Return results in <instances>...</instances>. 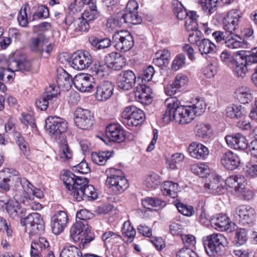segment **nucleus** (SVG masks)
<instances>
[{
	"mask_svg": "<svg viewBox=\"0 0 257 257\" xmlns=\"http://www.w3.org/2000/svg\"><path fill=\"white\" fill-rule=\"evenodd\" d=\"M164 103L167 107L162 117L165 123H168L171 120H175L180 124H187L193 120V116L191 115L193 106L181 105L176 97L166 99Z\"/></svg>",
	"mask_w": 257,
	"mask_h": 257,
	"instance_id": "nucleus-1",
	"label": "nucleus"
},
{
	"mask_svg": "<svg viewBox=\"0 0 257 257\" xmlns=\"http://www.w3.org/2000/svg\"><path fill=\"white\" fill-rule=\"evenodd\" d=\"M203 242L205 250L210 257L221 255L227 245L226 237L220 233H213L204 237Z\"/></svg>",
	"mask_w": 257,
	"mask_h": 257,
	"instance_id": "nucleus-2",
	"label": "nucleus"
},
{
	"mask_svg": "<svg viewBox=\"0 0 257 257\" xmlns=\"http://www.w3.org/2000/svg\"><path fill=\"white\" fill-rule=\"evenodd\" d=\"M251 54L250 51L239 52L235 57H232L230 54L226 51H223L220 56L221 61L228 66L232 70L236 77L239 74L241 75L244 70V65L246 63V59H248Z\"/></svg>",
	"mask_w": 257,
	"mask_h": 257,
	"instance_id": "nucleus-3",
	"label": "nucleus"
},
{
	"mask_svg": "<svg viewBox=\"0 0 257 257\" xmlns=\"http://www.w3.org/2000/svg\"><path fill=\"white\" fill-rule=\"evenodd\" d=\"M21 224L31 236L40 235L44 232L45 223L41 215L37 212L30 213L27 216H21Z\"/></svg>",
	"mask_w": 257,
	"mask_h": 257,
	"instance_id": "nucleus-4",
	"label": "nucleus"
},
{
	"mask_svg": "<svg viewBox=\"0 0 257 257\" xmlns=\"http://www.w3.org/2000/svg\"><path fill=\"white\" fill-rule=\"evenodd\" d=\"M61 179L66 188L71 192V194L73 196L74 193L79 191L89 183L87 178L77 176L69 170H64Z\"/></svg>",
	"mask_w": 257,
	"mask_h": 257,
	"instance_id": "nucleus-5",
	"label": "nucleus"
},
{
	"mask_svg": "<svg viewBox=\"0 0 257 257\" xmlns=\"http://www.w3.org/2000/svg\"><path fill=\"white\" fill-rule=\"evenodd\" d=\"M145 115L144 111L133 105L126 107L122 112V123L129 126H136L144 122Z\"/></svg>",
	"mask_w": 257,
	"mask_h": 257,
	"instance_id": "nucleus-6",
	"label": "nucleus"
},
{
	"mask_svg": "<svg viewBox=\"0 0 257 257\" xmlns=\"http://www.w3.org/2000/svg\"><path fill=\"white\" fill-rule=\"evenodd\" d=\"M114 174L108 176L106 183L109 185V188L116 194L123 192L129 186L128 181L124 175H120L122 172L120 170L111 169Z\"/></svg>",
	"mask_w": 257,
	"mask_h": 257,
	"instance_id": "nucleus-7",
	"label": "nucleus"
},
{
	"mask_svg": "<svg viewBox=\"0 0 257 257\" xmlns=\"http://www.w3.org/2000/svg\"><path fill=\"white\" fill-rule=\"evenodd\" d=\"M8 70L12 72L20 71L29 72L32 69V64L24 55L18 52L14 53L9 58Z\"/></svg>",
	"mask_w": 257,
	"mask_h": 257,
	"instance_id": "nucleus-8",
	"label": "nucleus"
},
{
	"mask_svg": "<svg viewBox=\"0 0 257 257\" xmlns=\"http://www.w3.org/2000/svg\"><path fill=\"white\" fill-rule=\"evenodd\" d=\"M112 42L116 49L124 52L130 50L134 44V38L127 31L115 32L112 37Z\"/></svg>",
	"mask_w": 257,
	"mask_h": 257,
	"instance_id": "nucleus-9",
	"label": "nucleus"
},
{
	"mask_svg": "<svg viewBox=\"0 0 257 257\" xmlns=\"http://www.w3.org/2000/svg\"><path fill=\"white\" fill-rule=\"evenodd\" d=\"M45 128L56 138H59L66 131L67 123L60 117L51 116L45 120Z\"/></svg>",
	"mask_w": 257,
	"mask_h": 257,
	"instance_id": "nucleus-10",
	"label": "nucleus"
},
{
	"mask_svg": "<svg viewBox=\"0 0 257 257\" xmlns=\"http://www.w3.org/2000/svg\"><path fill=\"white\" fill-rule=\"evenodd\" d=\"M76 126L82 130H87L93 124V114L90 110L81 107L77 108L74 113Z\"/></svg>",
	"mask_w": 257,
	"mask_h": 257,
	"instance_id": "nucleus-11",
	"label": "nucleus"
},
{
	"mask_svg": "<svg viewBox=\"0 0 257 257\" xmlns=\"http://www.w3.org/2000/svg\"><path fill=\"white\" fill-rule=\"evenodd\" d=\"M247 58L246 63L244 65L245 69L241 75L239 74L237 77L243 78L246 77L248 73H252L251 75V81L257 87V47L251 50V54Z\"/></svg>",
	"mask_w": 257,
	"mask_h": 257,
	"instance_id": "nucleus-12",
	"label": "nucleus"
},
{
	"mask_svg": "<svg viewBox=\"0 0 257 257\" xmlns=\"http://www.w3.org/2000/svg\"><path fill=\"white\" fill-rule=\"evenodd\" d=\"M70 59L71 66L78 70L88 68L92 62V57L87 51H78L72 55Z\"/></svg>",
	"mask_w": 257,
	"mask_h": 257,
	"instance_id": "nucleus-13",
	"label": "nucleus"
},
{
	"mask_svg": "<svg viewBox=\"0 0 257 257\" xmlns=\"http://www.w3.org/2000/svg\"><path fill=\"white\" fill-rule=\"evenodd\" d=\"M233 216L236 220H238L242 224H249L254 221L255 217V212L251 206L241 205L235 209Z\"/></svg>",
	"mask_w": 257,
	"mask_h": 257,
	"instance_id": "nucleus-14",
	"label": "nucleus"
},
{
	"mask_svg": "<svg viewBox=\"0 0 257 257\" xmlns=\"http://www.w3.org/2000/svg\"><path fill=\"white\" fill-rule=\"evenodd\" d=\"M173 12L178 19H185V27L188 32L193 31V11L188 12L181 2L176 0L173 4Z\"/></svg>",
	"mask_w": 257,
	"mask_h": 257,
	"instance_id": "nucleus-15",
	"label": "nucleus"
},
{
	"mask_svg": "<svg viewBox=\"0 0 257 257\" xmlns=\"http://www.w3.org/2000/svg\"><path fill=\"white\" fill-rule=\"evenodd\" d=\"M93 77L86 73H79L73 78V85L75 88L81 91H89L95 84Z\"/></svg>",
	"mask_w": 257,
	"mask_h": 257,
	"instance_id": "nucleus-16",
	"label": "nucleus"
},
{
	"mask_svg": "<svg viewBox=\"0 0 257 257\" xmlns=\"http://www.w3.org/2000/svg\"><path fill=\"white\" fill-rule=\"evenodd\" d=\"M240 13L237 10H232L228 12L223 21V29L228 34L233 32L237 28L240 18Z\"/></svg>",
	"mask_w": 257,
	"mask_h": 257,
	"instance_id": "nucleus-17",
	"label": "nucleus"
},
{
	"mask_svg": "<svg viewBox=\"0 0 257 257\" xmlns=\"http://www.w3.org/2000/svg\"><path fill=\"white\" fill-rule=\"evenodd\" d=\"M136 79V76L133 71H123L117 77V85L120 89L128 90L134 86Z\"/></svg>",
	"mask_w": 257,
	"mask_h": 257,
	"instance_id": "nucleus-18",
	"label": "nucleus"
},
{
	"mask_svg": "<svg viewBox=\"0 0 257 257\" xmlns=\"http://www.w3.org/2000/svg\"><path fill=\"white\" fill-rule=\"evenodd\" d=\"M105 135L109 142L120 143L125 139L124 131L118 124L111 123L107 126Z\"/></svg>",
	"mask_w": 257,
	"mask_h": 257,
	"instance_id": "nucleus-19",
	"label": "nucleus"
},
{
	"mask_svg": "<svg viewBox=\"0 0 257 257\" xmlns=\"http://www.w3.org/2000/svg\"><path fill=\"white\" fill-rule=\"evenodd\" d=\"M29 47L32 52H35L41 56L44 52L46 55L44 56L46 58L49 57L53 49V46L52 44H46L44 43V41L41 40L38 37L31 39Z\"/></svg>",
	"mask_w": 257,
	"mask_h": 257,
	"instance_id": "nucleus-20",
	"label": "nucleus"
},
{
	"mask_svg": "<svg viewBox=\"0 0 257 257\" xmlns=\"http://www.w3.org/2000/svg\"><path fill=\"white\" fill-rule=\"evenodd\" d=\"M68 218L66 213L63 211H58L52 218L51 227L55 234L61 233L66 227Z\"/></svg>",
	"mask_w": 257,
	"mask_h": 257,
	"instance_id": "nucleus-21",
	"label": "nucleus"
},
{
	"mask_svg": "<svg viewBox=\"0 0 257 257\" xmlns=\"http://www.w3.org/2000/svg\"><path fill=\"white\" fill-rule=\"evenodd\" d=\"M113 90L114 85L111 82L104 81L96 86L95 97L98 101H106L112 96Z\"/></svg>",
	"mask_w": 257,
	"mask_h": 257,
	"instance_id": "nucleus-22",
	"label": "nucleus"
},
{
	"mask_svg": "<svg viewBox=\"0 0 257 257\" xmlns=\"http://www.w3.org/2000/svg\"><path fill=\"white\" fill-rule=\"evenodd\" d=\"M220 163L226 169L233 170L239 166L240 159L236 154L231 151H227L221 156Z\"/></svg>",
	"mask_w": 257,
	"mask_h": 257,
	"instance_id": "nucleus-23",
	"label": "nucleus"
},
{
	"mask_svg": "<svg viewBox=\"0 0 257 257\" xmlns=\"http://www.w3.org/2000/svg\"><path fill=\"white\" fill-rule=\"evenodd\" d=\"M105 60L108 65L109 69L118 71L125 65V59L119 53L112 52L105 56Z\"/></svg>",
	"mask_w": 257,
	"mask_h": 257,
	"instance_id": "nucleus-24",
	"label": "nucleus"
},
{
	"mask_svg": "<svg viewBox=\"0 0 257 257\" xmlns=\"http://www.w3.org/2000/svg\"><path fill=\"white\" fill-rule=\"evenodd\" d=\"M195 44L202 56L206 57L209 54H214L216 53V46L210 40L206 38L195 40Z\"/></svg>",
	"mask_w": 257,
	"mask_h": 257,
	"instance_id": "nucleus-25",
	"label": "nucleus"
},
{
	"mask_svg": "<svg viewBox=\"0 0 257 257\" xmlns=\"http://www.w3.org/2000/svg\"><path fill=\"white\" fill-rule=\"evenodd\" d=\"M211 223L216 229L219 231H232L231 222L225 214H218L213 216L211 218Z\"/></svg>",
	"mask_w": 257,
	"mask_h": 257,
	"instance_id": "nucleus-26",
	"label": "nucleus"
},
{
	"mask_svg": "<svg viewBox=\"0 0 257 257\" xmlns=\"http://www.w3.org/2000/svg\"><path fill=\"white\" fill-rule=\"evenodd\" d=\"M228 146L235 150H244L248 147V143L244 136L240 133L228 135L225 137Z\"/></svg>",
	"mask_w": 257,
	"mask_h": 257,
	"instance_id": "nucleus-27",
	"label": "nucleus"
},
{
	"mask_svg": "<svg viewBox=\"0 0 257 257\" xmlns=\"http://www.w3.org/2000/svg\"><path fill=\"white\" fill-rule=\"evenodd\" d=\"M73 196L78 202L82 200L91 201L97 198L98 194L93 186L87 184L82 189L74 193Z\"/></svg>",
	"mask_w": 257,
	"mask_h": 257,
	"instance_id": "nucleus-28",
	"label": "nucleus"
},
{
	"mask_svg": "<svg viewBox=\"0 0 257 257\" xmlns=\"http://www.w3.org/2000/svg\"><path fill=\"white\" fill-rule=\"evenodd\" d=\"M49 243L44 237H40L32 242L31 245V257H42L44 251H46Z\"/></svg>",
	"mask_w": 257,
	"mask_h": 257,
	"instance_id": "nucleus-29",
	"label": "nucleus"
},
{
	"mask_svg": "<svg viewBox=\"0 0 257 257\" xmlns=\"http://www.w3.org/2000/svg\"><path fill=\"white\" fill-rule=\"evenodd\" d=\"M195 3L208 15L212 14L216 7V3L218 0H194ZM224 4L229 5L234 0H221Z\"/></svg>",
	"mask_w": 257,
	"mask_h": 257,
	"instance_id": "nucleus-30",
	"label": "nucleus"
},
{
	"mask_svg": "<svg viewBox=\"0 0 257 257\" xmlns=\"http://www.w3.org/2000/svg\"><path fill=\"white\" fill-rule=\"evenodd\" d=\"M56 82L59 88L68 90L70 89L73 84V78L62 68L57 70Z\"/></svg>",
	"mask_w": 257,
	"mask_h": 257,
	"instance_id": "nucleus-31",
	"label": "nucleus"
},
{
	"mask_svg": "<svg viewBox=\"0 0 257 257\" xmlns=\"http://www.w3.org/2000/svg\"><path fill=\"white\" fill-rule=\"evenodd\" d=\"M91 65H92L91 69L92 72L101 78L104 77V73L107 74L109 70L108 65L106 63L105 58L103 60L96 59L92 60Z\"/></svg>",
	"mask_w": 257,
	"mask_h": 257,
	"instance_id": "nucleus-32",
	"label": "nucleus"
},
{
	"mask_svg": "<svg viewBox=\"0 0 257 257\" xmlns=\"http://www.w3.org/2000/svg\"><path fill=\"white\" fill-rule=\"evenodd\" d=\"M6 209L9 215L14 219H21V216L25 217V215H23L25 210H21L20 204L17 201L9 200L7 202Z\"/></svg>",
	"mask_w": 257,
	"mask_h": 257,
	"instance_id": "nucleus-33",
	"label": "nucleus"
},
{
	"mask_svg": "<svg viewBox=\"0 0 257 257\" xmlns=\"http://www.w3.org/2000/svg\"><path fill=\"white\" fill-rule=\"evenodd\" d=\"M194 131L196 137L201 139L209 138L212 136V130L210 124L199 122L195 125Z\"/></svg>",
	"mask_w": 257,
	"mask_h": 257,
	"instance_id": "nucleus-34",
	"label": "nucleus"
},
{
	"mask_svg": "<svg viewBox=\"0 0 257 257\" xmlns=\"http://www.w3.org/2000/svg\"><path fill=\"white\" fill-rule=\"evenodd\" d=\"M203 186L206 190L215 195L221 194L224 189L218 177H213L208 182L205 183Z\"/></svg>",
	"mask_w": 257,
	"mask_h": 257,
	"instance_id": "nucleus-35",
	"label": "nucleus"
},
{
	"mask_svg": "<svg viewBox=\"0 0 257 257\" xmlns=\"http://www.w3.org/2000/svg\"><path fill=\"white\" fill-rule=\"evenodd\" d=\"M88 41L96 50H101L109 47L111 45V41L107 38H99L95 36H90Z\"/></svg>",
	"mask_w": 257,
	"mask_h": 257,
	"instance_id": "nucleus-36",
	"label": "nucleus"
},
{
	"mask_svg": "<svg viewBox=\"0 0 257 257\" xmlns=\"http://www.w3.org/2000/svg\"><path fill=\"white\" fill-rule=\"evenodd\" d=\"M134 92L137 101L144 103L146 96L152 93V89L145 84H139L134 89Z\"/></svg>",
	"mask_w": 257,
	"mask_h": 257,
	"instance_id": "nucleus-37",
	"label": "nucleus"
},
{
	"mask_svg": "<svg viewBox=\"0 0 257 257\" xmlns=\"http://www.w3.org/2000/svg\"><path fill=\"white\" fill-rule=\"evenodd\" d=\"M244 178L241 175L231 176L226 180V185L234 189L236 193L239 189L244 188Z\"/></svg>",
	"mask_w": 257,
	"mask_h": 257,
	"instance_id": "nucleus-38",
	"label": "nucleus"
},
{
	"mask_svg": "<svg viewBox=\"0 0 257 257\" xmlns=\"http://www.w3.org/2000/svg\"><path fill=\"white\" fill-rule=\"evenodd\" d=\"M244 40L238 35L235 34H228L224 44L225 46L230 49H237L242 47Z\"/></svg>",
	"mask_w": 257,
	"mask_h": 257,
	"instance_id": "nucleus-39",
	"label": "nucleus"
},
{
	"mask_svg": "<svg viewBox=\"0 0 257 257\" xmlns=\"http://www.w3.org/2000/svg\"><path fill=\"white\" fill-rule=\"evenodd\" d=\"M235 95L237 99L242 104L248 103L252 98L250 90L246 86H241L237 88Z\"/></svg>",
	"mask_w": 257,
	"mask_h": 257,
	"instance_id": "nucleus-40",
	"label": "nucleus"
},
{
	"mask_svg": "<svg viewBox=\"0 0 257 257\" xmlns=\"http://www.w3.org/2000/svg\"><path fill=\"white\" fill-rule=\"evenodd\" d=\"M59 156L64 161L69 160L73 156V152L70 149L66 139L62 140L59 142Z\"/></svg>",
	"mask_w": 257,
	"mask_h": 257,
	"instance_id": "nucleus-41",
	"label": "nucleus"
},
{
	"mask_svg": "<svg viewBox=\"0 0 257 257\" xmlns=\"http://www.w3.org/2000/svg\"><path fill=\"white\" fill-rule=\"evenodd\" d=\"M209 154V151L206 146L202 144H195L194 142V158L204 160Z\"/></svg>",
	"mask_w": 257,
	"mask_h": 257,
	"instance_id": "nucleus-42",
	"label": "nucleus"
},
{
	"mask_svg": "<svg viewBox=\"0 0 257 257\" xmlns=\"http://www.w3.org/2000/svg\"><path fill=\"white\" fill-rule=\"evenodd\" d=\"M113 152H102L99 153L93 152L91 154L92 162L98 165H104L106 161L110 158Z\"/></svg>",
	"mask_w": 257,
	"mask_h": 257,
	"instance_id": "nucleus-43",
	"label": "nucleus"
},
{
	"mask_svg": "<svg viewBox=\"0 0 257 257\" xmlns=\"http://www.w3.org/2000/svg\"><path fill=\"white\" fill-rule=\"evenodd\" d=\"M244 109L241 105H232L226 108V115L233 118H241L243 116Z\"/></svg>",
	"mask_w": 257,
	"mask_h": 257,
	"instance_id": "nucleus-44",
	"label": "nucleus"
},
{
	"mask_svg": "<svg viewBox=\"0 0 257 257\" xmlns=\"http://www.w3.org/2000/svg\"><path fill=\"white\" fill-rule=\"evenodd\" d=\"M84 229V224L79 222L76 223L71 227L70 236L75 241H79L82 237V233Z\"/></svg>",
	"mask_w": 257,
	"mask_h": 257,
	"instance_id": "nucleus-45",
	"label": "nucleus"
},
{
	"mask_svg": "<svg viewBox=\"0 0 257 257\" xmlns=\"http://www.w3.org/2000/svg\"><path fill=\"white\" fill-rule=\"evenodd\" d=\"M83 232L82 233V237L80 240L81 242L79 244L80 248H84L85 246L90 241L93 240L94 235L91 232L90 227L88 225L85 226Z\"/></svg>",
	"mask_w": 257,
	"mask_h": 257,
	"instance_id": "nucleus-46",
	"label": "nucleus"
},
{
	"mask_svg": "<svg viewBox=\"0 0 257 257\" xmlns=\"http://www.w3.org/2000/svg\"><path fill=\"white\" fill-rule=\"evenodd\" d=\"M94 20H86L84 17V14H82V20L78 19L74 22V25H77L75 30L76 32H87L90 28V23Z\"/></svg>",
	"mask_w": 257,
	"mask_h": 257,
	"instance_id": "nucleus-47",
	"label": "nucleus"
},
{
	"mask_svg": "<svg viewBox=\"0 0 257 257\" xmlns=\"http://www.w3.org/2000/svg\"><path fill=\"white\" fill-rule=\"evenodd\" d=\"M37 12L33 15L32 21L42 18L46 19L49 16V11L48 7L43 5H38L35 7Z\"/></svg>",
	"mask_w": 257,
	"mask_h": 257,
	"instance_id": "nucleus-48",
	"label": "nucleus"
},
{
	"mask_svg": "<svg viewBox=\"0 0 257 257\" xmlns=\"http://www.w3.org/2000/svg\"><path fill=\"white\" fill-rule=\"evenodd\" d=\"M14 137L17 144L19 146L23 154L25 156L28 155L29 147L24 138L19 132H15Z\"/></svg>",
	"mask_w": 257,
	"mask_h": 257,
	"instance_id": "nucleus-49",
	"label": "nucleus"
},
{
	"mask_svg": "<svg viewBox=\"0 0 257 257\" xmlns=\"http://www.w3.org/2000/svg\"><path fill=\"white\" fill-rule=\"evenodd\" d=\"M210 173V170L208 166L204 164H194V174L199 176V181L202 180V178L206 177Z\"/></svg>",
	"mask_w": 257,
	"mask_h": 257,
	"instance_id": "nucleus-50",
	"label": "nucleus"
},
{
	"mask_svg": "<svg viewBox=\"0 0 257 257\" xmlns=\"http://www.w3.org/2000/svg\"><path fill=\"white\" fill-rule=\"evenodd\" d=\"M89 5V9H87L84 11L83 14H84V17L87 20H95L98 18L100 15L99 12L97 9V6L91 2Z\"/></svg>",
	"mask_w": 257,
	"mask_h": 257,
	"instance_id": "nucleus-51",
	"label": "nucleus"
},
{
	"mask_svg": "<svg viewBox=\"0 0 257 257\" xmlns=\"http://www.w3.org/2000/svg\"><path fill=\"white\" fill-rule=\"evenodd\" d=\"M145 181L147 188L155 189L160 184V176L156 173H151L147 176Z\"/></svg>",
	"mask_w": 257,
	"mask_h": 257,
	"instance_id": "nucleus-52",
	"label": "nucleus"
},
{
	"mask_svg": "<svg viewBox=\"0 0 257 257\" xmlns=\"http://www.w3.org/2000/svg\"><path fill=\"white\" fill-rule=\"evenodd\" d=\"M206 103L203 98L197 97L194 100V115L200 116L206 109Z\"/></svg>",
	"mask_w": 257,
	"mask_h": 257,
	"instance_id": "nucleus-53",
	"label": "nucleus"
},
{
	"mask_svg": "<svg viewBox=\"0 0 257 257\" xmlns=\"http://www.w3.org/2000/svg\"><path fill=\"white\" fill-rule=\"evenodd\" d=\"M123 13L126 19V23L137 25L141 24L142 21L141 17L137 12L127 11Z\"/></svg>",
	"mask_w": 257,
	"mask_h": 257,
	"instance_id": "nucleus-54",
	"label": "nucleus"
},
{
	"mask_svg": "<svg viewBox=\"0 0 257 257\" xmlns=\"http://www.w3.org/2000/svg\"><path fill=\"white\" fill-rule=\"evenodd\" d=\"M80 251L75 246H70L63 248L60 254V257H79Z\"/></svg>",
	"mask_w": 257,
	"mask_h": 257,
	"instance_id": "nucleus-55",
	"label": "nucleus"
},
{
	"mask_svg": "<svg viewBox=\"0 0 257 257\" xmlns=\"http://www.w3.org/2000/svg\"><path fill=\"white\" fill-rule=\"evenodd\" d=\"M107 25L110 24L109 27H112L111 25L113 24L114 26H118L121 27L124 23H126V19L124 16L123 13L118 14L114 18H109L107 20Z\"/></svg>",
	"mask_w": 257,
	"mask_h": 257,
	"instance_id": "nucleus-56",
	"label": "nucleus"
},
{
	"mask_svg": "<svg viewBox=\"0 0 257 257\" xmlns=\"http://www.w3.org/2000/svg\"><path fill=\"white\" fill-rule=\"evenodd\" d=\"M27 7H29L28 4H25L22 7L18 17V21L20 25L23 27H27L28 24V16L26 12Z\"/></svg>",
	"mask_w": 257,
	"mask_h": 257,
	"instance_id": "nucleus-57",
	"label": "nucleus"
},
{
	"mask_svg": "<svg viewBox=\"0 0 257 257\" xmlns=\"http://www.w3.org/2000/svg\"><path fill=\"white\" fill-rule=\"evenodd\" d=\"M122 231V233L130 239V242H132L136 235V231L130 222L124 223Z\"/></svg>",
	"mask_w": 257,
	"mask_h": 257,
	"instance_id": "nucleus-58",
	"label": "nucleus"
},
{
	"mask_svg": "<svg viewBox=\"0 0 257 257\" xmlns=\"http://www.w3.org/2000/svg\"><path fill=\"white\" fill-rule=\"evenodd\" d=\"M50 99L42 94L35 102L36 106L41 110H46L49 103H51Z\"/></svg>",
	"mask_w": 257,
	"mask_h": 257,
	"instance_id": "nucleus-59",
	"label": "nucleus"
},
{
	"mask_svg": "<svg viewBox=\"0 0 257 257\" xmlns=\"http://www.w3.org/2000/svg\"><path fill=\"white\" fill-rule=\"evenodd\" d=\"M184 158V156L182 154L176 153L173 155L171 160L167 161L169 168L172 170L177 168V164L182 162Z\"/></svg>",
	"mask_w": 257,
	"mask_h": 257,
	"instance_id": "nucleus-60",
	"label": "nucleus"
},
{
	"mask_svg": "<svg viewBox=\"0 0 257 257\" xmlns=\"http://www.w3.org/2000/svg\"><path fill=\"white\" fill-rule=\"evenodd\" d=\"M72 170L75 172L81 174H87L90 172V168L84 160L77 165L74 166Z\"/></svg>",
	"mask_w": 257,
	"mask_h": 257,
	"instance_id": "nucleus-61",
	"label": "nucleus"
},
{
	"mask_svg": "<svg viewBox=\"0 0 257 257\" xmlns=\"http://www.w3.org/2000/svg\"><path fill=\"white\" fill-rule=\"evenodd\" d=\"M236 237L237 238L236 244L239 245L244 244L247 239V231L244 228H240L236 232Z\"/></svg>",
	"mask_w": 257,
	"mask_h": 257,
	"instance_id": "nucleus-62",
	"label": "nucleus"
},
{
	"mask_svg": "<svg viewBox=\"0 0 257 257\" xmlns=\"http://www.w3.org/2000/svg\"><path fill=\"white\" fill-rule=\"evenodd\" d=\"M185 56L183 54H180L176 56L173 61L172 68L175 71L179 70L185 63Z\"/></svg>",
	"mask_w": 257,
	"mask_h": 257,
	"instance_id": "nucleus-63",
	"label": "nucleus"
},
{
	"mask_svg": "<svg viewBox=\"0 0 257 257\" xmlns=\"http://www.w3.org/2000/svg\"><path fill=\"white\" fill-rule=\"evenodd\" d=\"M43 94L50 99V102H52L54 99H56L57 95L59 94V91L58 89H56L54 86L50 85Z\"/></svg>",
	"mask_w": 257,
	"mask_h": 257,
	"instance_id": "nucleus-64",
	"label": "nucleus"
}]
</instances>
